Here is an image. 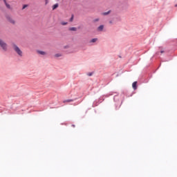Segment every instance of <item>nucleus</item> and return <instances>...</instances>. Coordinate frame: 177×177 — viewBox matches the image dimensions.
Instances as JSON below:
<instances>
[{"mask_svg":"<svg viewBox=\"0 0 177 177\" xmlns=\"http://www.w3.org/2000/svg\"><path fill=\"white\" fill-rule=\"evenodd\" d=\"M113 95V92H110L109 94H106L105 95H103L102 97H100L99 98V102H97V101H95L93 102V107H96V106L99 105V103H102L103 100H104V97H109V96H111Z\"/></svg>","mask_w":177,"mask_h":177,"instance_id":"f257e3e1","label":"nucleus"},{"mask_svg":"<svg viewBox=\"0 0 177 177\" xmlns=\"http://www.w3.org/2000/svg\"><path fill=\"white\" fill-rule=\"evenodd\" d=\"M13 48L14 50L19 55V56H23V52L16 44H13Z\"/></svg>","mask_w":177,"mask_h":177,"instance_id":"f03ea898","label":"nucleus"},{"mask_svg":"<svg viewBox=\"0 0 177 177\" xmlns=\"http://www.w3.org/2000/svg\"><path fill=\"white\" fill-rule=\"evenodd\" d=\"M0 46L2 48L3 50H8V44L5 43L2 39H0Z\"/></svg>","mask_w":177,"mask_h":177,"instance_id":"7ed1b4c3","label":"nucleus"},{"mask_svg":"<svg viewBox=\"0 0 177 177\" xmlns=\"http://www.w3.org/2000/svg\"><path fill=\"white\" fill-rule=\"evenodd\" d=\"M138 82H134L132 84L133 86V89H134V91H136V89H138Z\"/></svg>","mask_w":177,"mask_h":177,"instance_id":"20e7f679","label":"nucleus"},{"mask_svg":"<svg viewBox=\"0 0 177 177\" xmlns=\"http://www.w3.org/2000/svg\"><path fill=\"white\" fill-rule=\"evenodd\" d=\"M103 28H104V26L101 25L97 28V31H103Z\"/></svg>","mask_w":177,"mask_h":177,"instance_id":"39448f33","label":"nucleus"},{"mask_svg":"<svg viewBox=\"0 0 177 177\" xmlns=\"http://www.w3.org/2000/svg\"><path fill=\"white\" fill-rule=\"evenodd\" d=\"M6 8H8V9H10V5L8 4V2H6V0H3Z\"/></svg>","mask_w":177,"mask_h":177,"instance_id":"423d86ee","label":"nucleus"},{"mask_svg":"<svg viewBox=\"0 0 177 177\" xmlns=\"http://www.w3.org/2000/svg\"><path fill=\"white\" fill-rule=\"evenodd\" d=\"M97 41V38L92 39L89 42L90 44H95Z\"/></svg>","mask_w":177,"mask_h":177,"instance_id":"0eeeda50","label":"nucleus"},{"mask_svg":"<svg viewBox=\"0 0 177 177\" xmlns=\"http://www.w3.org/2000/svg\"><path fill=\"white\" fill-rule=\"evenodd\" d=\"M57 8H59V4H58V3H55V4L53 6V10H55V9H57Z\"/></svg>","mask_w":177,"mask_h":177,"instance_id":"6e6552de","label":"nucleus"},{"mask_svg":"<svg viewBox=\"0 0 177 177\" xmlns=\"http://www.w3.org/2000/svg\"><path fill=\"white\" fill-rule=\"evenodd\" d=\"M70 31H77V28L75 27H72L69 28Z\"/></svg>","mask_w":177,"mask_h":177,"instance_id":"1a4fd4ad","label":"nucleus"},{"mask_svg":"<svg viewBox=\"0 0 177 177\" xmlns=\"http://www.w3.org/2000/svg\"><path fill=\"white\" fill-rule=\"evenodd\" d=\"M113 100L114 102H118V95H115L114 97H113Z\"/></svg>","mask_w":177,"mask_h":177,"instance_id":"9d476101","label":"nucleus"},{"mask_svg":"<svg viewBox=\"0 0 177 177\" xmlns=\"http://www.w3.org/2000/svg\"><path fill=\"white\" fill-rule=\"evenodd\" d=\"M37 52H38V53H39V55H46V53L44 52V51L39 50V51H37Z\"/></svg>","mask_w":177,"mask_h":177,"instance_id":"9b49d317","label":"nucleus"},{"mask_svg":"<svg viewBox=\"0 0 177 177\" xmlns=\"http://www.w3.org/2000/svg\"><path fill=\"white\" fill-rule=\"evenodd\" d=\"M110 10L109 11H108V12H103L102 13V15H104V16H107V15H109L110 14Z\"/></svg>","mask_w":177,"mask_h":177,"instance_id":"f8f14e48","label":"nucleus"},{"mask_svg":"<svg viewBox=\"0 0 177 177\" xmlns=\"http://www.w3.org/2000/svg\"><path fill=\"white\" fill-rule=\"evenodd\" d=\"M66 102H67L68 103L70 102H73V100H65L64 101V103H66Z\"/></svg>","mask_w":177,"mask_h":177,"instance_id":"ddd939ff","label":"nucleus"},{"mask_svg":"<svg viewBox=\"0 0 177 177\" xmlns=\"http://www.w3.org/2000/svg\"><path fill=\"white\" fill-rule=\"evenodd\" d=\"M93 74V73H87V75H88V77H92Z\"/></svg>","mask_w":177,"mask_h":177,"instance_id":"4468645a","label":"nucleus"},{"mask_svg":"<svg viewBox=\"0 0 177 177\" xmlns=\"http://www.w3.org/2000/svg\"><path fill=\"white\" fill-rule=\"evenodd\" d=\"M74 20V15H72V17L70 19V21H73Z\"/></svg>","mask_w":177,"mask_h":177,"instance_id":"2eb2a0df","label":"nucleus"},{"mask_svg":"<svg viewBox=\"0 0 177 177\" xmlns=\"http://www.w3.org/2000/svg\"><path fill=\"white\" fill-rule=\"evenodd\" d=\"M60 56H62V55H60V54H56V55H55V57H60Z\"/></svg>","mask_w":177,"mask_h":177,"instance_id":"dca6fc26","label":"nucleus"},{"mask_svg":"<svg viewBox=\"0 0 177 177\" xmlns=\"http://www.w3.org/2000/svg\"><path fill=\"white\" fill-rule=\"evenodd\" d=\"M67 24V22H62V26H66Z\"/></svg>","mask_w":177,"mask_h":177,"instance_id":"f3484780","label":"nucleus"},{"mask_svg":"<svg viewBox=\"0 0 177 177\" xmlns=\"http://www.w3.org/2000/svg\"><path fill=\"white\" fill-rule=\"evenodd\" d=\"M26 8H27V5H24L22 9H26Z\"/></svg>","mask_w":177,"mask_h":177,"instance_id":"a211bd4d","label":"nucleus"},{"mask_svg":"<svg viewBox=\"0 0 177 177\" xmlns=\"http://www.w3.org/2000/svg\"><path fill=\"white\" fill-rule=\"evenodd\" d=\"M45 2H46V5H48L49 1L48 0H45Z\"/></svg>","mask_w":177,"mask_h":177,"instance_id":"6ab92c4d","label":"nucleus"},{"mask_svg":"<svg viewBox=\"0 0 177 177\" xmlns=\"http://www.w3.org/2000/svg\"><path fill=\"white\" fill-rule=\"evenodd\" d=\"M95 21H99V19H95Z\"/></svg>","mask_w":177,"mask_h":177,"instance_id":"aec40b11","label":"nucleus"},{"mask_svg":"<svg viewBox=\"0 0 177 177\" xmlns=\"http://www.w3.org/2000/svg\"><path fill=\"white\" fill-rule=\"evenodd\" d=\"M160 53H164V50H161V51H160Z\"/></svg>","mask_w":177,"mask_h":177,"instance_id":"412c9836","label":"nucleus"},{"mask_svg":"<svg viewBox=\"0 0 177 177\" xmlns=\"http://www.w3.org/2000/svg\"><path fill=\"white\" fill-rule=\"evenodd\" d=\"M12 23L15 24L14 21H12Z\"/></svg>","mask_w":177,"mask_h":177,"instance_id":"4be33fe9","label":"nucleus"},{"mask_svg":"<svg viewBox=\"0 0 177 177\" xmlns=\"http://www.w3.org/2000/svg\"><path fill=\"white\" fill-rule=\"evenodd\" d=\"M72 127H75V125L73 124V125H72Z\"/></svg>","mask_w":177,"mask_h":177,"instance_id":"5701e85b","label":"nucleus"}]
</instances>
